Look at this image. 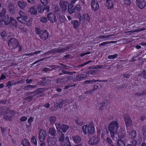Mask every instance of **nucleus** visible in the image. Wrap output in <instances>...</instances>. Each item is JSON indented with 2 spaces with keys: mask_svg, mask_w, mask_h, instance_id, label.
Here are the masks:
<instances>
[{
  "mask_svg": "<svg viewBox=\"0 0 146 146\" xmlns=\"http://www.w3.org/2000/svg\"><path fill=\"white\" fill-rule=\"evenodd\" d=\"M109 130L110 131V133L111 137L114 138L115 137L117 138L119 137L120 138L123 137L124 135L123 134V132H119L118 128L119 125L116 121H113L111 122L108 126Z\"/></svg>",
  "mask_w": 146,
  "mask_h": 146,
  "instance_id": "nucleus-1",
  "label": "nucleus"
},
{
  "mask_svg": "<svg viewBox=\"0 0 146 146\" xmlns=\"http://www.w3.org/2000/svg\"><path fill=\"white\" fill-rule=\"evenodd\" d=\"M1 18L2 19V20L3 21L5 25H8L10 23L13 25L15 27H16L17 25L16 21L13 18H11L9 21V17L8 15L1 16Z\"/></svg>",
  "mask_w": 146,
  "mask_h": 146,
  "instance_id": "nucleus-2",
  "label": "nucleus"
},
{
  "mask_svg": "<svg viewBox=\"0 0 146 146\" xmlns=\"http://www.w3.org/2000/svg\"><path fill=\"white\" fill-rule=\"evenodd\" d=\"M19 14L20 17H17V19L20 22L25 24H26L29 26L30 25V24H28L27 21V15L23 11H21L19 13Z\"/></svg>",
  "mask_w": 146,
  "mask_h": 146,
  "instance_id": "nucleus-3",
  "label": "nucleus"
},
{
  "mask_svg": "<svg viewBox=\"0 0 146 146\" xmlns=\"http://www.w3.org/2000/svg\"><path fill=\"white\" fill-rule=\"evenodd\" d=\"M115 35V34H106L104 35H100L99 36L96 38L95 39L97 41L101 40V41H105L106 40L113 39H112L111 37Z\"/></svg>",
  "mask_w": 146,
  "mask_h": 146,
  "instance_id": "nucleus-4",
  "label": "nucleus"
},
{
  "mask_svg": "<svg viewBox=\"0 0 146 146\" xmlns=\"http://www.w3.org/2000/svg\"><path fill=\"white\" fill-rule=\"evenodd\" d=\"M19 42L15 38L11 39L9 41L8 45L9 47L12 49H15L18 46Z\"/></svg>",
  "mask_w": 146,
  "mask_h": 146,
  "instance_id": "nucleus-5",
  "label": "nucleus"
},
{
  "mask_svg": "<svg viewBox=\"0 0 146 146\" xmlns=\"http://www.w3.org/2000/svg\"><path fill=\"white\" fill-rule=\"evenodd\" d=\"M56 128L58 130H61V132L66 133L69 127L66 125L62 124L61 125L60 123H57L55 124Z\"/></svg>",
  "mask_w": 146,
  "mask_h": 146,
  "instance_id": "nucleus-6",
  "label": "nucleus"
},
{
  "mask_svg": "<svg viewBox=\"0 0 146 146\" xmlns=\"http://www.w3.org/2000/svg\"><path fill=\"white\" fill-rule=\"evenodd\" d=\"M47 136L46 131L44 129L40 130L38 133V138L40 141L43 142Z\"/></svg>",
  "mask_w": 146,
  "mask_h": 146,
  "instance_id": "nucleus-7",
  "label": "nucleus"
},
{
  "mask_svg": "<svg viewBox=\"0 0 146 146\" xmlns=\"http://www.w3.org/2000/svg\"><path fill=\"white\" fill-rule=\"evenodd\" d=\"M60 4L61 11L63 12H65L67 10V7L68 6L69 3L66 1H61Z\"/></svg>",
  "mask_w": 146,
  "mask_h": 146,
  "instance_id": "nucleus-8",
  "label": "nucleus"
},
{
  "mask_svg": "<svg viewBox=\"0 0 146 146\" xmlns=\"http://www.w3.org/2000/svg\"><path fill=\"white\" fill-rule=\"evenodd\" d=\"M79 20L80 21H82L84 23H87L89 22L90 17L88 14L85 13L83 14L80 17Z\"/></svg>",
  "mask_w": 146,
  "mask_h": 146,
  "instance_id": "nucleus-9",
  "label": "nucleus"
},
{
  "mask_svg": "<svg viewBox=\"0 0 146 146\" xmlns=\"http://www.w3.org/2000/svg\"><path fill=\"white\" fill-rule=\"evenodd\" d=\"M15 112L12 111H9L7 115L4 116V119L5 120H11L12 118L15 115Z\"/></svg>",
  "mask_w": 146,
  "mask_h": 146,
  "instance_id": "nucleus-10",
  "label": "nucleus"
},
{
  "mask_svg": "<svg viewBox=\"0 0 146 146\" xmlns=\"http://www.w3.org/2000/svg\"><path fill=\"white\" fill-rule=\"evenodd\" d=\"M99 137H93L90 139L89 141V143L90 144L94 145L97 144L99 142Z\"/></svg>",
  "mask_w": 146,
  "mask_h": 146,
  "instance_id": "nucleus-11",
  "label": "nucleus"
},
{
  "mask_svg": "<svg viewBox=\"0 0 146 146\" xmlns=\"http://www.w3.org/2000/svg\"><path fill=\"white\" fill-rule=\"evenodd\" d=\"M91 7L94 10L96 11L99 8V5L97 1L95 0H92L91 3Z\"/></svg>",
  "mask_w": 146,
  "mask_h": 146,
  "instance_id": "nucleus-12",
  "label": "nucleus"
},
{
  "mask_svg": "<svg viewBox=\"0 0 146 146\" xmlns=\"http://www.w3.org/2000/svg\"><path fill=\"white\" fill-rule=\"evenodd\" d=\"M136 4L139 8L143 9L146 5L145 0H136Z\"/></svg>",
  "mask_w": 146,
  "mask_h": 146,
  "instance_id": "nucleus-13",
  "label": "nucleus"
},
{
  "mask_svg": "<svg viewBox=\"0 0 146 146\" xmlns=\"http://www.w3.org/2000/svg\"><path fill=\"white\" fill-rule=\"evenodd\" d=\"M64 138L65 136L64 134L61 132L59 135L58 139L61 146H64L65 145V143L64 141Z\"/></svg>",
  "mask_w": 146,
  "mask_h": 146,
  "instance_id": "nucleus-14",
  "label": "nucleus"
},
{
  "mask_svg": "<svg viewBox=\"0 0 146 146\" xmlns=\"http://www.w3.org/2000/svg\"><path fill=\"white\" fill-rule=\"evenodd\" d=\"M47 17L48 20L52 22H54L56 21L55 15L53 13H49L47 15Z\"/></svg>",
  "mask_w": 146,
  "mask_h": 146,
  "instance_id": "nucleus-15",
  "label": "nucleus"
},
{
  "mask_svg": "<svg viewBox=\"0 0 146 146\" xmlns=\"http://www.w3.org/2000/svg\"><path fill=\"white\" fill-rule=\"evenodd\" d=\"M95 128L92 124H89L88 126L87 132L90 134H93L94 132Z\"/></svg>",
  "mask_w": 146,
  "mask_h": 146,
  "instance_id": "nucleus-16",
  "label": "nucleus"
},
{
  "mask_svg": "<svg viewBox=\"0 0 146 146\" xmlns=\"http://www.w3.org/2000/svg\"><path fill=\"white\" fill-rule=\"evenodd\" d=\"M106 5L108 9H111L113 7V0H106Z\"/></svg>",
  "mask_w": 146,
  "mask_h": 146,
  "instance_id": "nucleus-17",
  "label": "nucleus"
},
{
  "mask_svg": "<svg viewBox=\"0 0 146 146\" xmlns=\"http://www.w3.org/2000/svg\"><path fill=\"white\" fill-rule=\"evenodd\" d=\"M125 124L127 126H130L132 123V121L129 116H127L125 117Z\"/></svg>",
  "mask_w": 146,
  "mask_h": 146,
  "instance_id": "nucleus-18",
  "label": "nucleus"
},
{
  "mask_svg": "<svg viewBox=\"0 0 146 146\" xmlns=\"http://www.w3.org/2000/svg\"><path fill=\"white\" fill-rule=\"evenodd\" d=\"M39 94L40 93L38 91H35V92L30 93L29 95V97L31 99L36 98L39 97Z\"/></svg>",
  "mask_w": 146,
  "mask_h": 146,
  "instance_id": "nucleus-19",
  "label": "nucleus"
},
{
  "mask_svg": "<svg viewBox=\"0 0 146 146\" xmlns=\"http://www.w3.org/2000/svg\"><path fill=\"white\" fill-rule=\"evenodd\" d=\"M29 12L32 15H35L37 13L36 9L34 6H32L29 8Z\"/></svg>",
  "mask_w": 146,
  "mask_h": 146,
  "instance_id": "nucleus-20",
  "label": "nucleus"
},
{
  "mask_svg": "<svg viewBox=\"0 0 146 146\" xmlns=\"http://www.w3.org/2000/svg\"><path fill=\"white\" fill-rule=\"evenodd\" d=\"M40 36L42 39L43 40H45L48 38V34L46 31H43Z\"/></svg>",
  "mask_w": 146,
  "mask_h": 146,
  "instance_id": "nucleus-21",
  "label": "nucleus"
},
{
  "mask_svg": "<svg viewBox=\"0 0 146 146\" xmlns=\"http://www.w3.org/2000/svg\"><path fill=\"white\" fill-rule=\"evenodd\" d=\"M18 4L19 7L21 9H23L26 6L27 2L23 1H19L18 2Z\"/></svg>",
  "mask_w": 146,
  "mask_h": 146,
  "instance_id": "nucleus-22",
  "label": "nucleus"
},
{
  "mask_svg": "<svg viewBox=\"0 0 146 146\" xmlns=\"http://www.w3.org/2000/svg\"><path fill=\"white\" fill-rule=\"evenodd\" d=\"M56 139L54 137H51L48 139V143L50 145H52L55 143Z\"/></svg>",
  "mask_w": 146,
  "mask_h": 146,
  "instance_id": "nucleus-23",
  "label": "nucleus"
},
{
  "mask_svg": "<svg viewBox=\"0 0 146 146\" xmlns=\"http://www.w3.org/2000/svg\"><path fill=\"white\" fill-rule=\"evenodd\" d=\"M71 23L73 25L74 28L76 29H77L78 28L80 25V23L77 20L72 21H71Z\"/></svg>",
  "mask_w": 146,
  "mask_h": 146,
  "instance_id": "nucleus-24",
  "label": "nucleus"
},
{
  "mask_svg": "<svg viewBox=\"0 0 146 146\" xmlns=\"http://www.w3.org/2000/svg\"><path fill=\"white\" fill-rule=\"evenodd\" d=\"M72 139L74 142L76 143H79L81 140L80 137L78 136H72Z\"/></svg>",
  "mask_w": 146,
  "mask_h": 146,
  "instance_id": "nucleus-25",
  "label": "nucleus"
},
{
  "mask_svg": "<svg viewBox=\"0 0 146 146\" xmlns=\"http://www.w3.org/2000/svg\"><path fill=\"white\" fill-rule=\"evenodd\" d=\"M68 13L70 14L75 13L74 6L73 5H71L68 6Z\"/></svg>",
  "mask_w": 146,
  "mask_h": 146,
  "instance_id": "nucleus-26",
  "label": "nucleus"
},
{
  "mask_svg": "<svg viewBox=\"0 0 146 146\" xmlns=\"http://www.w3.org/2000/svg\"><path fill=\"white\" fill-rule=\"evenodd\" d=\"M136 136V132L135 131L132 130L129 132V137L131 139L134 138Z\"/></svg>",
  "mask_w": 146,
  "mask_h": 146,
  "instance_id": "nucleus-27",
  "label": "nucleus"
},
{
  "mask_svg": "<svg viewBox=\"0 0 146 146\" xmlns=\"http://www.w3.org/2000/svg\"><path fill=\"white\" fill-rule=\"evenodd\" d=\"M65 50V49L64 48H59L57 49H54L52 50V52H54L57 53H62Z\"/></svg>",
  "mask_w": 146,
  "mask_h": 146,
  "instance_id": "nucleus-28",
  "label": "nucleus"
},
{
  "mask_svg": "<svg viewBox=\"0 0 146 146\" xmlns=\"http://www.w3.org/2000/svg\"><path fill=\"white\" fill-rule=\"evenodd\" d=\"M56 133V131L54 128L51 127L49 129L48 133L51 135L54 136L55 135Z\"/></svg>",
  "mask_w": 146,
  "mask_h": 146,
  "instance_id": "nucleus-29",
  "label": "nucleus"
},
{
  "mask_svg": "<svg viewBox=\"0 0 146 146\" xmlns=\"http://www.w3.org/2000/svg\"><path fill=\"white\" fill-rule=\"evenodd\" d=\"M75 13H77L78 12L80 11L81 9L80 5L79 4H77L76 6L74 7Z\"/></svg>",
  "mask_w": 146,
  "mask_h": 146,
  "instance_id": "nucleus-30",
  "label": "nucleus"
},
{
  "mask_svg": "<svg viewBox=\"0 0 146 146\" xmlns=\"http://www.w3.org/2000/svg\"><path fill=\"white\" fill-rule=\"evenodd\" d=\"M117 143L118 146H125L124 141L120 138L117 139Z\"/></svg>",
  "mask_w": 146,
  "mask_h": 146,
  "instance_id": "nucleus-31",
  "label": "nucleus"
},
{
  "mask_svg": "<svg viewBox=\"0 0 146 146\" xmlns=\"http://www.w3.org/2000/svg\"><path fill=\"white\" fill-rule=\"evenodd\" d=\"M21 143L23 146H30V143L29 141L26 139L23 140Z\"/></svg>",
  "mask_w": 146,
  "mask_h": 146,
  "instance_id": "nucleus-32",
  "label": "nucleus"
},
{
  "mask_svg": "<svg viewBox=\"0 0 146 146\" xmlns=\"http://www.w3.org/2000/svg\"><path fill=\"white\" fill-rule=\"evenodd\" d=\"M56 120V117L54 116H51L50 117L49 121L50 124L53 125Z\"/></svg>",
  "mask_w": 146,
  "mask_h": 146,
  "instance_id": "nucleus-33",
  "label": "nucleus"
},
{
  "mask_svg": "<svg viewBox=\"0 0 146 146\" xmlns=\"http://www.w3.org/2000/svg\"><path fill=\"white\" fill-rule=\"evenodd\" d=\"M59 19L60 22L64 23L66 20L65 16L63 15H61L59 16Z\"/></svg>",
  "mask_w": 146,
  "mask_h": 146,
  "instance_id": "nucleus-34",
  "label": "nucleus"
},
{
  "mask_svg": "<svg viewBox=\"0 0 146 146\" xmlns=\"http://www.w3.org/2000/svg\"><path fill=\"white\" fill-rule=\"evenodd\" d=\"M9 9L10 10V13L13 14L14 13V5L12 3H11L9 5Z\"/></svg>",
  "mask_w": 146,
  "mask_h": 146,
  "instance_id": "nucleus-35",
  "label": "nucleus"
},
{
  "mask_svg": "<svg viewBox=\"0 0 146 146\" xmlns=\"http://www.w3.org/2000/svg\"><path fill=\"white\" fill-rule=\"evenodd\" d=\"M37 9L39 12L41 13L44 12V8L43 6L40 5H39L38 6Z\"/></svg>",
  "mask_w": 146,
  "mask_h": 146,
  "instance_id": "nucleus-36",
  "label": "nucleus"
},
{
  "mask_svg": "<svg viewBox=\"0 0 146 146\" xmlns=\"http://www.w3.org/2000/svg\"><path fill=\"white\" fill-rule=\"evenodd\" d=\"M146 29L144 28H142L138 30H135L134 31H129L127 32V33H130L131 34L134 32H139L140 31H144Z\"/></svg>",
  "mask_w": 146,
  "mask_h": 146,
  "instance_id": "nucleus-37",
  "label": "nucleus"
},
{
  "mask_svg": "<svg viewBox=\"0 0 146 146\" xmlns=\"http://www.w3.org/2000/svg\"><path fill=\"white\" fill-rule=\"evenodd\" d=\"M66 102V101L64 100L62 102H58V105H56V104H54V105L56 106H57L59 108H61L63 106V104L64 103H65Z\"/></svg>",
  "mask_w": 146,
  "mask_h": 146,
  "instance_id": "nucleus-38",
  "label": "nucleus"
},
{
  "mask_svg": "<svg viewBox=\"0 0 146 146\" xmlns=\"http://www.w3.org/2000/svg\"><path fill=\"white\" fill-rule=\"evenodd\" d=\"M96 70H91L87 72L86 74L88 75H94L96 73Z\"/></svg>",
  "mask_w": 146,
  "mask_h": 146,
  "instance_id": "nucleus-39",
  "label": "nucleus"
},
{
  "mask_svg": "<svg viewBox=\"0 0 146 146\" xmlns=\"http://www.w3.org/2000/svg\"><path fill=\"white\" fill-rule=\"evenodd\" d=\"M66 144H65V146H71L70 142V141L69 137L67 136L65 138Z\"/></svg>",
  "mask_w": 146,
  "mask_h": 146,
  "instance_id": "nucleus-40",
  "label": "nucleus"
},
{
  "mask_svg": "<svg viewBox=\"0 0 146 146\" xmlns=\"http://www.w3.org/2000/svg\"><path fill=\"white\" fill-rule=\"evenodd\" d=\"M31 141L33 142L34 144L36 145L37 144L36 141V137L35 136H32L31 139Z\"/></svg>",
  "mask_w": 146,
  "mask_h": 146,
  "instance_id": "nucleus-41",
  "label": "nucleus"
},
{
  "mask_svg": "<svg viewBox=\"0 0 146 146\" xmlns=\"http://www.w3.org/2000/svg\"><path fill=\"white\" fill-rule=\"evenodd\" d=\"M88 129V126L87 125H84L82 128V131L84 134L87 133V129Z\"/></svg>",
  "mask_w": 146,
  "mask_h": 146,
  "instance_id": "nucleus-42",
  "label": "nucleus"
},
{
  "mask_svg": "<svg viewBox=\"0 0 146 146\" xmlns=\"http://www.w3.org/2000/svg\"><path fill=\"white\" fill-rule=\"evenodd\" d=\"M123 1L124 4L127 6H129L131 3V0H124Z\"/></svg>",
  "mask_w": 146,
  "mask_h": 146,
  "instance_id": "nucleus-43",
  "label": "nucleus"
},
{
  "mask_svg": "<svg viewBox=\"0 0 146 146\" xmlns=\"http://www.w3.org/2000/svg\"><path fill=\"white\" fill-rule=\"evenodd\" d=\"M40 51H38L35 52H31V53L29 54H26V56H27V55L32 56V55H34L35 54H38L40 53Z\"/></svg>",
  "mask_w": 146,
  "mask_h": 146,
  "instance_id": "nucleus-44",
  "label": "nucleus"
},
{
  "mask_svg": "<svg viewBox=\"0 0 146 146\" xmlns=\"http://www.w3.org/2000/svg\"><path fill=\"white\" fill-rule=\"evenodd\" d=\"M8 35V33H7L5 31H3L1 33V36L3 38L5 37Z\"/></svg>",
  "mask_w": 146,
  "mask_h": 146,
  "instance_id": "nucleus-45",
  "label": "nucleus"
},
{
  "mask_svg": "<svg viewBox=\"0 0 146 146\" xmlns=\"http://www.w3.org/2000/svg\"><path fill=\"white\" fill-rule=\"evenodd\" d=\"M36 32L37 35H39L40 36V35L42 34V32L43 31L38 28H36Z\"/></svg>",
  "mask_w": 146,
  "mask_h": 146,
  "instance_id": "nucleus-46",
  "label": "nucleus"
},
{
  "mask_svg": "<svg viewBox=\"0 0 146 146\" xmlns=\"http://www.w3.org/2000/svg\"><path fill=\"white\" fill-rule=\"evenodd\" d=\"M40 1L41 3L44 6H46L48 3V0H41Z\"/></svg>",
  "mask_w": 146,
  "mask_h": 146,
  "instance_id": "nucleus-47",
  "label": "nucleus"
},
{
  "mask_svg": "<svg viewBox=\"0 0 146 146\" xmlns=\"http://www.w3.org/2000/svg\"><path fill=\"white\" fill-rule=\"evenodd\" d=\"M117 55L116 54L112 55H110L108 57V58L109 59H113L114 58H115L117 57Z\"/></svg>",
  "mask_w": 146,
  "mask_h": 146,
  "instance_id": "nucleus-48",
  "label": "nucleus"
},
{
  "mask_svg": "<svg viewBox=\"0 0 146 146\" xmlns=\"http://www.w3.org/2000/svg\"><path fill=\"white\" fill-rule=\"evenodd\" d=\"M47 19L46 17H42L40 18V21L43 23H45L47 22Z\"/></svg>",
  "mask_w": 146,
  "mask_h": 146,
  "instance_id": "nucleus-49",
  "label": "nucleus"
},
{
  "mask_svg": "<svg viewBox=\"0 0 146 146\" xmlns=\"http://www.w3.org/2000/svg\"><path fill=\"white\" fill-rule=\"evenodd\" d=\"M140 76L145 78H146V71H143L140 74Z\"/></svg>",
  "mask_w": 146,
  "mask_h": 146,
  "instance_id": "nucleus-50",
  "label": "nucleus"
},
{
  "mask_svg": "<svg viewBox=\"0 0 146 146\" xmlns=\"http://www.w3.org/2000/svg\"><path fill=\"white\" fill-rule=\"evenodd\" d=\"M106 140L107 142L109 143L110 145L112 144L111 143H112V141L110 137H108L107 138Z\"/></svg>",
  "mask_w": 146,
  "mask_h": 146,
  "instance_id": "nucleus-51",
  "label": "nucleus"
},
{
  "mask_svg": "<svg viewBox=\"0 0 146 146\" xmlns=\"http://www.w3.org/2000/svg\"><path fill=\"white\" fill-rule=\"evenodd\" d=\"M97 82V81L95 80H93L92 81L91 80H86L85 81V83L86 84H88L91 83V82L94 83Z\"/></svg>",
  "mask_w": 146,
  "mask_h": 146,
  "instance_id": "nucleus-52",
  "label": "nucleus"
},
{
  "mask_svg": "<svg viewBox=\"0 0 146 146\" xmlns=\"http://www.w3.org/2000/svg\"><path fill=\"white\" fill-rule=\"evenodd\" d=\"M27 117H26L23 116L20 119L21 121H24L27 119Z\"/></svg>",
  "mask_w": 146,
  "mask_h": 146,
  "instance_id": "nucleus-53",
  "label": "nucleus"
},
{
  "mask_svg": "<svg viewBox=\"0 0 146 146\" xmlns=\"http://www.w3.org/2000/svg\"><path fill=\"white\" fill-rule=\"evenodd\" d=\"M108 44H109V42H108V41L105 42H104L102 43L101 44H99V46H104Z\"/></svg>",
  "mask_w": 146,
  "mask_h": 146,
  "instance_id": "nucleus-54",
  "label": "nucleus"
},
{
  "mask_svg": "<svg viewBox=\"0 0 146 146\" xmlns=\"http://www.w3.org/2000/svg\"><path fill=\"white\" fill-rule=\"evenodd\" d=\"M53 69H52V68L50 69V68H44L43 69V71H44L47 72L48 71H50L51 70H53Z\"/></svg>",
  "mask_w": 146,
  "mask_h": 146,
  "instance_id": "nucleus-55",
  "label": "nucleus"
},
{
  "mask_svg": "<svg viewBox=\"0 0 146 146\" xmlns=\"http://www.w3.org/2000/svg\"><path fill=\"white\" fill-rule=\"evenodd\" d=\"M6 12V10L5 8H3L2 11L1 16H2V15L5 14Z\"/></svg>",
  "mask_w": 146,
  "mask_h": 146,
  "instance_id": "nucleus-56",
  "label": "nucleus"
},
{
  "mask_svg": "<svg viewBox=\"0 0 146 146\" xmlns=\"http://www.w3.org/2000/svg\"><path fill=\"white\" fill-rule=\"evenodd\" d=\"M28 122L29 123H31L33 121V118L32 117L29 118L28 119Z\"/></svg>",
  "mask_w": 146,
  "mask_h": 146,
  "instance_id": "nucleus-57",
  "label": "nucleus"
},
{
  "mask_svg": "<svg viewBox=\"0 0 146 146\" xmlns=\"http://www.w3.org/2000/svg\"><path fill=\"white\" fill-rule=\"evenodd\" d=\"M6 78V76L4 74H2L1 75V76L0 78V81L1 80L5 79Z\"/></svg>",
  "mask_w": 146,
  "mask_h": 146,
  "instance_id": "nucleus-58",
  "label": "nucleus"
},
{
  "mask_svg": "<svg viewBox=\"0 0 146 146\" xmlns=\"http://www.w3.org/2000/svg\"><path fill=\"white\" fill-rule=\"evenodd\" d=\"M5 23H4V21L2 19L0 20V27H2L4 25Z\"/></svg>",
  "mask_w": 146,
  "mask_h": 146,
  "instance_id": "nucleus-59",
  "label": "nucleus"
},
{
  "mask_svg": "<svg viewBox=\"0 0 146 146\" xmlns=\"http://www.w3.org/2000/svg\"><path fill=\"white\" fill-rule=\"evenodd\" d=\"M132 143L133 145V146H136L137 142L135 140H133L132 141Z\"/></svg>",
  "mask_w": 146,
  "mask_h": 146,
  "instance_id": "nucleus-60",
  "label": "nucleus"
},
{
  "mask_svg": "<svg viewBox=\"0 0 146 146\" xmlns=\"http://www.w3.org/2000/svg\"><path fill=\"white\" fill-rule=\"evenodd\" d=\"M81 77L82 78L83 77V75H78L77 78V79L78 80H81V79L80 78L79 79L78 78H79Z\"/></svg>",
  "mask_w": 146,
  "mask_h": 146,
  "instance_id": "nucleus-61",
  "label": "nucleus"
},
{
  "mask_svg": "<svg viewBox=\"0 0 146 146\" xmlns=\"http://www.w3.org/2000/svg\"><path fill=\"white\" fill-rule=\"evenodd\" d=\"M90 53V52H88L87 53H82L81 54L80 56H84V55L87 54H89Z\"/></svg>",
  "mask_w": 146,
  "mask_h": 146,
  "instance_id": "nucleus-62",
  "label": "nucleus"
},
{
  "mask_svg": "<svg viewBox=\"0 0 146 146\" xmlns=\"http://www.w3.org/2000/svg\"><path fill=\"white\" fill-rule=\"evenodd\" d=\"M50 9V8L49 6H47L45 8H44V10H45L47 12L49 11Z\"/></svg>",
  "mask_w": 146,
  "mask_h": 146,
  "instance_id": "nucleus-63",
  "label": "nucleus"
},
{
  "mask_svg": "<svg viewBox=\"0 0 146 146\" xmlns=\"http://www.w3.org/2000/svg\"><path fill=\"white\" fill-rule=\"evenodd\" d=\"M44 106L46 108H48L50 106V104L48 103H47L45 104Z\"/></svg>",
  "mask_w": 146,
  "mask_h": 146,
  "instance_id": "nucleus-64",
  "label": "nucleus"
}]
</instances>
